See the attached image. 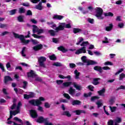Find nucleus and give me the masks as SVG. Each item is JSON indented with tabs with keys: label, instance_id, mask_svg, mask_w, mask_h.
Returning a JSON list of instances; mask_svg holds the SVG:
<instances>
[{
	"label": "nucleus",
	"instance_id": "f257e3e1",
	"mask_svg": "<svg viewBox=\"0 0 125 125\" xmlns=\"http://www.w3.org/2000/svg\"><path fill=\"white\" fill-rule=\"evenodd\" d=\"M87 44H88V42H83V43L81 44V46L83 47L77 50L75 52V54L79 55L82 53H85L86 52V47H85V46H86Z\"/></svg>",
	"mask_w": 125,
	"mask_h": 125
},
{
	"label": "nucleus",
	"instance_id": "f03ea898",
	"mask_svg": "<svg viewBox=\"0 0 125 125\" xmlns=\"http://www.w3.org/2000/svg\"><path fill=\"white\" fill-rule=\"evenodd\" d=\"M27 77L28 78H32L35 80V82H41L42 79L36 74V72L33 70H31L30 72L27 73Z\"/></svg>",
	"mask_w": 125,
	"mask_h": 125
},
{
	"label": "nucleus",
	"instance_id": "7ed1b4c3",
	"mask_svg": "<svg viewBox=\"0 0 125 125\" xmlns=\"http://www.w3.org/2000/svg\"><path fill=\"white\" fill-rule=\"evenodd\" d=\"M95 10L96 11V14L95 16L100 20H102L104 19V17H103V10L100 7H97L95 8Z\"/></svg>",
	"mask_w": 125,
	"mask_h": 125
},
{
	"label": "nucleus",
	"instance_id": "20e7f679",
	"mask_svg": "<svg viewBox=\"0 0 125 125\" xmlns=\"http://www.w3.org/2000/svg\"><path fill=\"white\" fill-rule=\"evenodd\" d=\"M71 84H73L74 87L76 88L78 90H82L83 89V87L81 86V85L78 84V83H73V82H64L62 83L63 86H65V87H67Z\"/></svg>",
	"mask_w": 125,
	"mask_h": 125
},
{
	"label": "nucleus",
	"instance_id": "39448f33",
	"mask_svg": "<svg viewBox=\"0 0 125 125\" xmlns=\"http://www.w3.org/2000/svg\"><path fill=\"white\" fill-rule=\"evenodd\" d=\"M13 35L15 38H16V39H20L21 42H22V43H24V44H28V43H29V42H31V41L29 40H25V37H24V36L22 35H19V34H16L15 33H13Z\"/></svg>",
	"mask_w": 125,
	"mask_h": 125
},
{
	"label": "nucleus",
	"instance_id": "423d86ee",
	"mask_svg": "<svg viewBox=\"0 0 125 125\" xmlns=\"http://www.w3.org/2000/svg\"><path fill=\"white\" fill-rule=\"evenodd\" d=\"M42 101H44V98L42 97H40L39 100H32L29 101V103L34 106H39L42 104Z\"/></svg>",
	"mask_w": 125,
	"mask_h": 125
},
{
	"label": "nucleus",
	"instance_id": "0eeeda50",
	"mask_svg": "<svg viewBox=\"0 0 125 125\" xmlns=\"http://www.w3.org/2000/svg\"><path fill=\"white\" fill-rule=\"evenodd\" d=\"M81 60H82L83 63H87V65H95L97 64V62H94L92 60H87V58L86 56H83L81 58Z\"/></svg>",
	"mask_w": 125,
	"mask_h": 125
},
{
	"label": "nucleus",
	"instance_id": "6e6552de",
	"mask_svg": "<svg viewBox=\"0 0 125 125\" xmlns=\"http://www.w3.org/2000/svg\"><path fill=\"white\" fill-rule=\"evenodd\" d=\"M45 61H46V58L44 57H41L38 58L39 65L41 66V67H44V62H45Z\"/></svg>",
	"mask_w": 125,
	"mask_h": 125
},
{
	"label": "nucleus",
	"instance_id": "1a4fd4ad",
	"mask_svg": "<svg viewBox=\"0 0 125 125\" xmlns=\"http://www.w3.org/2000/svg\"><path fill=\"white\" fill-rule=\"evenodd\" d=\"M59 26L56 28V31L59 32V31H62L65 29V22H60L58 24Z\"/></svg>",
	"mask_w": 125,
	"mask_h": 125
},
{
	"label": "nucleus",
	"instance_id": "9d476101",
	"mask_svg": "<svg viewBox=\"0 0 125 125\" xmlns=\"http://www.w3.org/2000/svg\"><path fill=\"white\" fill-rule=\"evenodd\" d=\"M33 33H37L38 35H40V34H42L43 33V30L40 29L37 26L33 25Z\"/></svg>",
	"mask_w": 125,
	"mask_h": 125
},
{
	"label": "nucleus",
	"instance_id": "9b49d317",
	"mask_svg": "<svg viewBox=\"0 0 125 125\" xmlns=\"http://www.w3.org/2000/svg\"><path fill=\"white\" fill-rule=\"evenodd\" d=\"M30 116L32 117V118H37L38 117L37 111L34 110H30Z\"/></svg>",
	"mask_w": 125,
	"mask_h": 125
},
{
	"label": "nucleus",
	"instance_id": "f8f14e48",
	"mask_svg": "<svg viewBox=\"0 0 125 125\" xmlns=\"http://www.w3.org/2000/svg\"><path fill=\"white\" fill-rule=\"evenodd\" d=\"M59 78H60V79H62L63 80L67 79V81H71V76L70 75H68L67 76H64V75L60 74L59 75Z\"/></svg>",
	"mask_w": 125,
	"mask_h": 125
},
{
	"label": "nucleus",
	"instance_id": "ddd939ff",
	"mask_svg": "<svg viewBox=\"0 0 125 125\" xmlns=\"http://www.w3.org/2000/svg\"><path fill=\"white\" fill-rule=\"evenodd\" d=\"M35 96V94L33 92L30 93L29 95H24V98L25 99H29V98H32Z\"/></svg>",
	"mask_w": 125,
	"mask_h": 125
},
{
	"label": "nucleus",
	"instance_id": "4468645a",
	"mask_svg": "<svg viewBox=\"0 0 125 125\" xmlns=\"http://www.w3.org/2000/svg\"><path fill=\"white\" fill-rule=\"evenodd\" d=\"M47 25H49V26H50L51 28H52L54 30H56V29L57 27H56V24H55V23H54V22H53L52 21L47 22Z\"/></svg>",
	"mask_w": 125,
	"mask_h": 125
},
{
	"label": "nucleus",
	"instance_id": "2eb2a0df",
	"mask_svg": "<svg viewBox=\"0 0 125 125\" xmlns=\"http://www.w3.org/2000/svg\"><path fill=\"white\" fill-rule=\"evenodd\" d=\"M53 19H57V20H62L64 18V16L58 15H55L53 17Z\"/></svg>",
	"mask_w": 125,
	"mask_h": 125
},
{
	"label": "nucleus",
	"instance_id": "dca6fc26",
	"mask_svg": "<svg viewBox=\"0 0 125 125\" xmlns=\"http://www.w3.org/2000/svg\"><path fill=\"white\" fill-rule=\"evenodd\" d=\"M113 25L112 23H110L109 24L108 26L105 27V30L107 32H110V31H112V29H113Z\"/></svg>",
	"mask_w": 125,
	"mask_h": 125
},
{
	"label": "nucleus",
	"instance_id": "f3484780",
	"mask_svg": "<svg viewBox=\"0 0 125 125\" xmlns=\"http://www.w3.org/2000/svg\"><path fill=\"white\" fill-rule=\"evenodd\" d=\"M4 80L5 83H7V82L10 81H13V80H12V78H11V77H10L9 76H5L4 78Z\"/></svg>",
	"mask_w": 125,
	"mask_h": 125
},
{
	"label": "nucleus",
	"instance_id": "a211bd4d",
	"mask_svg": "<svg viewBox=\"0 0 125 125\" xmlns=\"http://www.w3.org/2000/svg\"><path fill=\"white\" fill-rule=\"evenodd\" d=\"M80 74L81 73L80 72H78L77 69L74 71L75 79H76V80H79V79H80Z\"/></svg>",
	"mask_w": 125,
	"mask_h": 125
},
{
	"label": "nucleus",
	"instance_id": "6ab92c4d",
	"mask_svg": "<svg viewBox=\"0 0 125 125\" xmlns=\"http://www.w3.org/2000/svg\"><path fill=\"white\" fill-rule=\"evenodd\" d=\"M82 102L79 100H73L72 102V105L75 106V105H81Z\"/></svg>",
	"mask_w": 125,
	"mask_h": 125
},
{
	"label": "nucleus",
	"instance_id": "aec40b11",
	"mask_svg": "<svg viewBox=\"0 0 125 125\" xmlns=\"http://www.w3.org/2000/svg\"><path fill=\"white\" fill-rule=\"evenodd\" d=\"M42 44H38L36 46H35L34 47H33V49L34 50L37 51V50H40V49H41V48H42Z\"/></svg>",
	"mask_w": 125,
	"mask_h": 125
},
{
	"label": "nucleus",
	"instance_id": "412c9836",
	"mask_svg": "<svg viewBox=\"0 0 125 125\" xmlns=\"http://www.w3.org/2000/svg\"><path fill=\"white\" fill-rule=\"evenodd\" d=\"M69 93L70 94V95H72V96L74 97V96H75V89L70 87L69 90Z\"/></svg>",
	"mask_w": 125,
	"mask_h": 125
},
{
	"label": "nucleus",
	"instance_id": "4be33fe9",
	"mask_svg": "<svg viewBox=\"0 0 125 125\" xmlns=\"http://www.w3.org/2000/svg\"><path fill=\"white\" fill-rule=\"evenodd\" d=\"M78 9L80 10V11H82V13L83 14H86L87 13H88V10H86L85 11H83V7L80 6L78 7Z\"/></svg>",
	"mask_w": 125,
	"mask_h": 125
},
{
	"label": "nucleus",
	"instance_id": "5701e85b",
	"mask_svg": "<svg viewBox=\"0 0 125 125\" xmlns=\"http://www.w3.org/2000/svg\"><path fill=\"white\" fill-rule=\"evenodd\" d=\"M58 49H59V50H60L61 51H62V52H67V51H68V50L67 49H65V48H64V47L62 46L58 47Z\"/></svg>",
	"mask_w": 125,
	"mask_h": 125
},
{
	"label": "nucleus",
	"instance_id": "b1692460",
	"mask_svg": "<svg viewBox=\"0 0 125 125\" xmlns=\"http://www.w3.org/2000/svg\"><path fill=\"white\" fill-rule=\"evenodd\" d=\"M98 81H100V78H95L93 79V83L95 85H97L98 83H99V82Z\"/></svg>",
	"mask_w": 125,
	"mask_h": 125
},
{
	"label": "nucleus",
	"instance_id": "393cba45",
	"mask_svg": "<svg viewBox=\"0 0 125 125\" xmlns=\"http://www.w3.org/2000/svg\"><path fill=\"white\" fill-rule=\"evenodd\" d=\"M105 90L103 88V89L98 91V93L101 96H104V93H105Z\"/></svg>",
	"mask_w": 125,
	"mask_h": 125
},
{
	"label": "nucleus",
	"instance_id": "a878e982",
	"mask_svg": "<svg viewBox=\"0 0 125 125\" xmlns=\"http://www.w3.org/2000/svg\"><path fill=\"white\" fill-rule=\"evenodd\" d=\"M74 113H76V115H81L82 113H83V114H85V111L77 110L74 111Z\"/></svg>",
	"mask_w": 125,
	"mask_h": 125
},
{
	"label": "nucleus",
	"instance_id": "bb28decb",
	"mask_svg": "<svg viewBox=\"0 0 125 125\" xmlns=\"http://www.w3.org/2000/svg\"><path fill=\"white\" fill-rule=\"evenodd\" d=\"M110 39H108L107 37H104V40L102 41L103 43H109Z\"/></svg>",
	"mask_w": 125,
	"mask_h": 125
},
{
	"label": "nucleus",
	"instance_id": "cd10ccee",
	"mask_svg": "<svg viewBox=\"0 0 125 125\" xmlns=\"http://www.w3.org/2000/svg\"><path fill=\"white\" fill-rule=\"evenodd\" d=\"M44 121H45L44 118L42 117H39L36 121L37 123H43Z\"/></svg>",
	"mask_w": 125,
	"mask_h": 125
},
{
	"label": "nucleus",
	"instance_id": "c85d7f7f",
	"mask_svg": "<svg viewBox=\"0 0 125 125\" xmlns=\"http://www.w3.org/2000/svg\"><path fill=\"white\" fill-rule=\"evenodd\" d=\"M42 3L40 2L38 5L36 6V9H38L39 10H42Z\"/></svg>",
	"mask_w": 125,
	"mask_h": 125
},
{
	"label": "nucleus",
	"instance_id": "c756f323",
	"mask_svg": "<svg viewBox=\"0 0 125 125\" xmlns=\"http://www.w3.org/2000/svg\"><path fill=\"white\" fill-rule=\"evenodd\" d=\"M94 70L95 71H98V72H100V73L102 72V68L98 66H96L95 67H94Z\"/></svg>",
	"mask_w": 125,
	"mask_h": 125
},
{
	"label": "nucleus",
	"instance_id": "7c9ffc66",
	"mask_svg": "<svg viewBox=\"0 0 125 125\" xmlns=\"http://www.w3.org/2000/svg\"><path fill=\"white\" fill-rule=\"evenodd\" d=\"M109 108L112 113H114V112H116V111H117V107L116 106H109Z\"/></svg>",
	"mask_w": 125,
	"mask_h": 125
},
{
	"label": "nucleus",
	"instance_id": "2f4dec72",
	"mask_svg": "<svg viewBox=\"0 0 125 125\" xmlns=\"http://www.w3.org/2000/svg\"><path fill=\"white\" fill-rule=\"evenodd\" d=\"M118 27L120 29H123V28H125V23L123 22H119L118 24Z\"/></svg>",
	"mask_w": 125,
	"mask_h": 125
},
{
	"label": "nucleus",
	"instance_id": "473e14b6",
	"mask_svg": "<svg viewBox=\"0 0 125 125\" xmlns=\"http://www.w3.org/2000/svg\"><path fill=\"white\" fill-rule=\"evenodd\" d=\"M82 42H83V38L82 37L79 38L78 39L77 42L76 43L77 45H79V44H80Z\"/></svg>",
	"mask_w": 125,
	"mask_h": 125
},
{
	"label": "nucleus",
	"instance_id": "72a5a7b5",
	"mask_svg": "<svg viewBox=\"0 0 125 125\" xmlns=\"http://www.w3.org/2000/svg\"><path fill=\"white\" fill-rule=\"evenodd\" d=\"M71 25H72V21H70L69 23L66 24L65 23V27L64 28H66V29H70L71 28Z\"/></svg>",
	"mask_w": 125,
	"mask_h": 125
},
{
	"label": "nucleus",
	"instance_id": "f704fd0d",
	"mask_svg": "<svg viewBox=\"0 0 125 125\" xmlns=\"http://www.w3.org/2000/svg\"><path fill=\"white\" fill-rule=\"evenodd\" d=\"M53 66H56V67H61L62 64L59 62H56L53 63Z\"/></svg>",
	"mask_w": 125,
	"mask_h": 125
},
{
	"label": "nucleus",
	"instance_id": "c9c22d12",
	"mask_svg": "<svg viewBox=\"0 0 125 125\" xmlns=\"http://www.w3.org/2000/svg\"><path fill=\"white\" fill-rule=\"evenodd\" d=\"M114 123H115V120L113 121L112 120H109L108 122H107L108 125H119L116 124H115V125H114Z\"/></svg>",
	"mask_w": 125,
	"mask_h": 125
},
{
	"label": "nucleus",
	"instance_id": "e433bc0d",
	"mask_svg": "<svg viewBox=\"0 0 125 125\" xmlns=\"http://www.w3.org/2000/svg\"><path fill=\"white\" fill-rule=\"evenodd\" d=\"M125 78V74L122 73L119 75V81H123Z\"/></svg>",
	"mask_w": 125,
	"mask_h": 125
},
{
	"label": "nucleus",
	"instance_id": "4c0bfd02",
	"mask_svg": "<svg viewBox=\"0 0 125 125\" xmlns=\"http://www.w3.org/2000/svg\"><path fill=\"white\" fill-rule=\"evenodd\" d=\"M73 32L74 34H77V33H81L82 32V29L79 28H74L73 29Z\"/></svg>",
	"mask_w": 125,
	"mask_h": 125
},
{
	"label": "nucleus",
	"instance_id": "58836bf2",
	"mask_svg": "<svg viewBox=\"0 0 125 125\" xmlns=\"http://www.w3.org/2000/svg\"><path fill=\"white\" fill-rule=\"evenodd\" d=\"M122 122V119L120 118H117L115 120H114V124H119Z\"/></svg>",
	"mask_w": 125,
	"mask_h": 125
},
{
	"label": "nucleus",
	"instance_id": "ea45409f",
	"mask_svg": "<svg viewBox=\"0 0 125 125\" xmlns=\"http://www.w3.org/2000/svg\"><path fill=\"white\" fill-rule=\"evenodd\" d=\"M96 104L98 106V108H100V107H101V106H102V101H101V100L98 101L96 102Z\"/></svg>",
	"mask_w": 125,
	"mask_h": 125
},
{
	"label": "nucleus",
	"instance_id": "a19ab883",
	"mask_svg": "<svg viewBox=\"0 0 125 125\" xmlns=\"http://www.w3.org/2000/svg\"><path fill=\"white\" fill-rule=\"evenodd\" d=\"M104 16H111V17L114 16V14L111 12H108V13H105L104 14Z\"/></svg>",
	"mask_w": 125,
	"mask_h": 125
},
{
	"label": "nucleus",
	"instance_id": "79ce46f5",
	"mask_svg": "<svg viewBox=\"0 0 125 125\" xmlns=\"http://www.w3.org/2000/svg\"><path fill=\"white\" fill-rule=\"evenodd\" d=\"M115 103V98H111L109 101V105H113Z\"/></svg>",
	"mask_w": 125,
	"mask_h": 125
},
{
	"label": "nucleus",
	"instance_id": "37998d69",
	"mask_svg": "<svg viewBox=\"0 0 125 125\" xmlns=\"http://www.w3.org/2000/svg\"><path fill=\"white\" fill-rule=\"evenodd\" d=\"M25 11H26V10L23 7H21L19 9V13H24Z\"/></svg>",
	"mask_w": 125,
	"mask_h": 125
},
{
	"label": "nucleus",
	"instance_id": "c03bdc74",
	"mask_svg": "<svg viewBox=\"0 0 125 125\" xmlns=\"http://www.w3.org/2000/svg\"><path fill=\"white\" fill-rule=\"evenodd\" d=\"M87 21L90 24H93V23H94V19H93L88 18L87 19Z\"/></svg>",
	"mask_w": 125,
	"mask_h": 125
},
{
	"label": "nucleus",
	"instance_id": "a18cd8bd",
	"mask_svg": "<svg viewBox=\"0 0 125 125\" xmlns=\"http://www.w3.org/2000/svg\"><path fill=\"white\" fill-rule=\"evenodd\" d=\"M25 51H26V47H24L21 50V55L24 57L26 56V55L25 54Z\"/></svg>",
	"mask_w": 125,
	"mask_h": 125
},
{
	"label": "nucleus",
	"instance_id": "49530a36",
	"mask_svg": "<svg viewBox=\"0 0 125 125\" xmlns=\"http://www.w3.org/2000/svg\"><path fill=\"white\" fill-rule=\"evenodd\" d=\"M14 121H16V122H18L19 123H21V124H23V122L21 119L18 118V117H14Z\"/></svg>",
	"mask_w": 125,
	"mask_h": 125
},
{
	"label": "nucleus",
	"instance_id": "de8ad7c7",
	"mask_svg": "<svg viewBox=\"0 0 125 125\" xmlns=\"http://www.w3.org/2000/svg\"><path fill=\"white\" fill-rule=\"evenodd\" d=\"M17 11V9H14L10 11V15H14V14H15V13H16V12Z\"/></svg>",
	"mask_w": 125,
	"mask_h": 125
},
{
	"label": "nucleus",
	"instance_id": "09e8293b",
	"mask_svg": "<svg viewBox=\"0 0 125 125\" xmlns=\"http://www.w3.org/2000/svg\"><path fill=\"white\" fill-rule=\"evenodd\" d=\"M105 66H108V65H110V66H113V63H112V62H105L104 63Z\"/></svg>",
	"mask_w": 125,
	"mask_h": 125
},
{
	"label": "nucleus",
	"instance_id": "8fccbe9b",
	"mask_svg": "<svg viewBox=\"0 0 125 125\" xmlns=\"http://www.w3.org/2000/svg\"><path fill=\"white\" fill-rule=\"evenodd\" d=\"M49 58L50 60H56V57H55V55H52L49 56Z\"/></svg>",
	"mask_w": 125,
	"mask_h": 125
},
{
	"label": "nucleus",
	"instance_id": "3c124183",
	"mask_svg": "<svg viewBox=\"0 0 125 125\" xmlns=\"http://www.w3.org/2000/svg\"><path fill=\"white\" fill-rule=\"evenodd\" d=\"M23 16H20L18 18V21H19V22H23Z\"/></svg>",
	"mask_w": 125,
	"mask_h": 125
},
{
	"label": "nucleus",
	"instance_id": "603ef678",
	"mask_svg": "<svg viewBox=\"0 0 125 125\" xmlns=\"http://www.w3.org/2000/svg\"><path fill=\"white\" fill-rule=\"evenodd\" d=\"M49 33H50L51 36H55V31L53 30H50L49 31Z\"/></svg>",
	"mask_w": 125,
	"mask_h": 125
},
{
	"label": "nucleus",
	"instance_id": "864d4df0",
	"mask_svg": "<svg viewBox=\"0 0 125 125\" xmlns=\"http://www.w3.org/2000/svg\"><path fill=\"white\" fill-rule=\"evenodd\" d=\"M63 96L67 99H70L71 98V97H70V95L67 93L63 94Z\"/></svg>",
	"mask_w": 125,
	"mask_h": 125
},
{
	"label": "nucleus",
	"instance_id": "5fc2aeb1",
	"mask_svg": "<svg viewBox=\"0 0 125 125\" xmlns=\"http://www.w3.org/2000/svg\"><path fill=\"white\" fill-rule=\"evenodd\" d=\"M63 115H65L67 117H71V114L69 112V111H65L63 112Z\"/></svg>",
	"mask_w": 125,
	"mask_h": 125
},
{
	"label": "nucleus",
	"instance_id": "6e6d98bb",
	"mask_svg": "<svg viewBox=\"0 0 125 125\" xmlns=\"http://www.w3.org/2000/svg\"><path fill=\"white\" fill-rule=\"evenodd\" d=\"M30 41L34 44H38L39 43V42L37 41V40L31 39Z\"/></svg>",
	"mask_w": 125,
	"mask_h": 125
},
{
	"label": "nucleus",
	"instance_id": "4d7b16f0",
	"mask_svg": "<svg viewBox=\"0 0 125 125\" xmlns=\"http://www.w3.org/2000/svg\"><path fill=\"white\" fill-rule=\"evenodd\" d=\"M88 10H89L91 12H92V11H93V10H94V8H93V7L91 6H89L88 7Z\"/></svg>",
	"mask_w": 125,
	"mask_h": 125
},
{
	"label": "nucleus",
	"instance_id": "13d9d810",
	"mask_svg": "<svg viewBox=\"0 0 125 125\" xmlns=\"http://www.w3.org/2000/svg\"><path fill=\"white\" fill-rule=\"evenodd\" d=\"M99 99V97L98 96H94L92 97L91 99V101H94V100H96V99Z\"/></svg>",
	"mask_w": 125,
	"mask_h": 125
},
{
	"label": "nucleus",
	"instance_id": "bf43d9fd",
	"mask_svg": "<svg viewBox=\"0 0 125 125\" xmlns=\"http://www.w3.org/2000/svg\"><path fill=\"white\" fill-rule=\"evenodd\" d=\"M32 36L35 38L36 39H41L42 38V36H40L36 34H33Z\"/></svg>",
	"mask_w": 125,
	"mask_h": 125
},
{
	"label": "nucleus",
	"instance_id": "052dcab7",
	"mask_svg": "<svg viewBox=\"0 0 125 125\" xmlns=\"http://www.w3.org/2000/svg\"><path fill=\"white\" fill-rule=\"evenodd\" d=\"M52 41H53V42H55V43H57V42H59V40H58V39H57V38H53Z\"/></svg>",
	"mask_w": 125,
	"mask_h": 125
},
{
	"label": "nucleus",
	"instance_id": "680f3d73",
	"mask_svg": "<svg viewBox=\"0 0 125 125\" xmlns=\"http://www.w3.org/2000/svg\"><path fill=\"white\" fill-rule=\"evenodd\" d=\"M0 68L2 72H4V67L3 66V64L1 63H0Z\"/></svg>",
	"mask_w": 125,
	"mask_h": 125
},
{
	"label": "nucleus",
	"instance_id": "e2e57ef3",
	"mask_svg": "<svg viewBox=\"0 0 125 125\" xmlns=\"http://www.w3.org/2000/svg\"><path fill=\"white\" fill-rule=\"evenodd\" d=\"M63 80H57L56 83L57 84H61V83H63Z\"/></svg>",
	"mask_w": 125,
	"mask_h": 125
},
{
	"label": "nucleus",
	"instance_id": "0e129e2a",
	"mask_svg": "<svg viewBox=\"0 0 125 125\" xmlns=\"http://www.w3.org/2000/svg\"><path fill=\"white\" fill-rule=\"evenodd\" d=\"M6 27H7L6 24H0V28H1V29H3L4 28H6Z\"/></svg>",
	"mask_w": 125,
	"mask_h": 125
},
{
	"label": "nucleus",
	"instance_id": "69168bd1",
	"mask_svg": "<svg viewBox=\"0 0 125 125\" xmlns=\"http://www.w3.org/2000/svg\"><path fill=\"white\" fill-rule=\"evenodd\" d=\"M116 20V21H119V22L122 21V17L121 16L117 17Z\"/></svg>",
	"mask_w": 125,
	"mask_h": 125
},
{
	"label": "nucleus",
	"instance_id": "338daca9",
	"mask_svg": "<svg viewBox=\"0 0 125 125\" xmlns=\"http://www.w3.org/2000/svg\"><path fill=\"white\" fill-rule=\"evenodd\" d=\"M91 94H92L91 92H89L88 94H84V97H88L89 96H91Z\"/></svg>",
	"mask_w": 125,
	"mask_h": 125
},
{
	"label": "nucleus",
	"instance_id": "774afa93",
	"mask_svg": "<svg viewBox=\"0 0 125 125\" xmlns=\"http://www.w3.org/2000/svg\"><path fill=\"white\" fill-rule=\"evenodd\" d=\"M45 108H49L50 107V104L48 103H45L44 104Z\"/></svg>",
	"mask_w": 125,
	"mask_h": 125
}]
</instances>
